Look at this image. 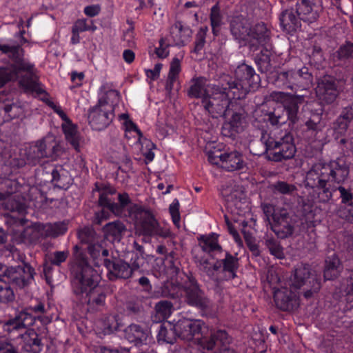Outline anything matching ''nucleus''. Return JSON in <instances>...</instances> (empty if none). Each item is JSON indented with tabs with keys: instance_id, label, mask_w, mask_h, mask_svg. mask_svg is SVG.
<instances>
[{
	"instance_id": "48",
	"label": "nucleus",
	"mask_w": 353,
	"mask_h": 353,
	"mask_svg": "<svg viewBox=\"0 0 353 353\" xmlns=\"http://www.w3.org/2000/svg\"><path fill=\"white\" fill-rule=\"evenodd\" d=\"M26 157L28 163L34 165L39 163L40 160L44 158L42 149L40 148L38 141L34 145L30 146L26 153Z\"/></svg>"
},
{
	"instance_id": "25",
	"label": "nucleus",
	"mask_w": 353,
	"mask_h": 353,
	"mask_svg": "<svg viewBox=\"0 0 353 353\" xmlns=\"http://www.w3.org/2000/svg\"><path fill=\"white\" fill-rule=\"evenodd\" d=\"M220 167L228 172L239 170L244 168L242 154L237 151L220 153Z\"/></svg>"
},
{
	"instance_id": "58",
	"label": "nucleus",
	"mask_w": 353,
	"mask_h": 353,
	"mask_svg": "<svg viewBox=\"0 0 353 353\" xmlns=\"http://www.w3.org/2000/svg\"><path fill=\"white\" fill-rule=\"evenodd\" d=\"M101 330L105 334H110L117 330L118 323L113 316L105 317L101 321Z\"/></svg>"
},
{
	"instance_id": "34",
	"label": "nucleus",
	"mask_w": 353,
	"mask_h": 353,
	"mask_svg": "<svg viewBox=\"0 0 353 353\" xmlns=\"http://www.w3.org/2000/svg\"><path fill=\"white\" fill-rule=\"evenodd\" d=\"M216 343H219L220 345L222 344H230L231 339L225 330H219L212 333L210 338L203 339L201 344L203 349L212 350L215 347Z\"/></svg>"
},
{
	"instance_id": "45",
	"label": "nucleus",
	"mask_w": 353,
	"mask_h": 353,
	"mask_svg": "<svg viewBox=\"0 0 353 353\" xmlns=\"http://www.w3.org/2000/svg\"><path fill=\"white\" fill-rule=\"evenodd\" d=\"M283 110L280 106L274 108L272 111L265 114V120L273 126L285 124L286 123V118L285 114H283Z\"/></svg>"
},
{
	"instance_id": "47",
	"label": "nucleus",
	"mask_w": 353,
	"mask_h": 353,
	"mask_svg": "<svg viewBox=\"0 0 353 353\" xmlns=\"http://www.w3.org/2000/svg\"><path fill=\"white\" fill-rule=\"evenodd\" d=\"M155 310L159 320L164 321L170 316L173 311V305L168 301H161L156 304Z\"/></svg>"
},
{
	"instance_id": "44",
	"label": "nucleus",
	"mask_w": 353,
	"mask_h": 353,
	"mask_svg": "<svg viewBox=\"0 0 353 353\" xmlns=\"http://www.w3.org/2000/svg\"><path fill=\"white\" fill-rule=\"evenodd\" d=\"M181 71V63L178 58H174L170 63L168 77L166 81L165 88L167 90H172L174 83L176 81Z\"/></svg>"
},
{
	"instance_id": "33",
	"label": "nucleus",
	"mask_w": 353,
	"mask_h": 353,
	"mask_svg": "<svg viewBox=\"0 0 353 353\" xmlns=\"http://www.w3.org/2000/svg\"><path fill=\"white\" fill-rule=\"evenodd\" d=\"M219 235L211 233L208 235H203L198 239L199 245L202 250L210 255L221 253L223 251L222 247L219 243Z\"/></svg>"
},
{
	"instance_id": "57",
	"label": "nucleus",
	"mask_w": 353,
	"mask_h": 353,
	"mask_svg": "<svg viewBox=\"0 0 353 353\" xmlns=\"http://www.w3.org/2000/svg\"><path fill=\"white\" fill-rule=\"evenodd\" d=\"M337 57L341 60L353 59V42L345 41L336 51Z\"/></svg>"
},
{
	"instance_id": "64",
	"label": "nucleus",
	"mask_w": 353,
	"mask_h": 353,
	"mask_svg": "<svg viewBox=\"0 0 353 353\" xmlns=\"http://www.w3.org/2000/svg\"><path fill=\"white\" fill-rule=\"evenodd\" d=\"M179 207V202L176 199L173 200L169 207V212L171 215L172 222L176 227H179L181 220Z\"/></svg>"
},
{
	"instance_id": "30",
	"label": "nucleus",
	"mask_w": 353,
	"mask_h": 353,
	"mask_svg": "<svg viewBox=\"0 0 353 353\" xmlns=\"http://www.w3.org/2000/svg\"><path fill=\"white\" fill-rule=\"evenodd\" d=\"M212 84H206V79L204 77L193 78L191 80V85L188 90V95L192 98L201 99L207 97L210 94V87Z\"/></svg>"
},
{
	"instance_id": "11",
	"label": "nucleus",
	"mask_w": 353,
	"mask_h": 353,
	"mask_svg": "<svg viewBox=\"0 0 353 353\" xmlns=\"http://www.w3.org/2000/svg\"><path fill=\"white\" fill-rule=\"evenodd\" d=\"M114 108L107 102L99 101L89 111L88 121L92 128L100 131L106 128L114 118Z\"/></svg>"
},
{
	"instance_id": "15",
	"label": "nucleus",
	"mask_w": 353,
	"mask_h": 353,
	"mask_svg": "<svg viewBox=\"0 0 353 353\" xmlns=\"http://www.w3.org/2000/svg\"><path fill=\"white\" fill-rule=\"evenodd\" d=\"M103 265L108 270V279L112 281L117 279H128L133 272L130 265L121 259L113 258L112 260L104 259Z\"/></svg>"
},
{
	"instance_id": "54",
	"label": "nucleus",
	"mask_w": 353,
	"mask_h": 353,
	"mask_svg": "<svg viewBox=\"0 0 353 353\" xmlns=\"http://www.w3.org/2000/svg\"><path fill=\"white\" fill-rule=\"evenodd\" d=\"M196 263L197 266L201 271L205 273L210 279H214L215 272H218L217 268H215V263L214 265H211L209 260L205 258L200 259Z\"/></svg>"
},
{
	"instance_id": "43",
	"label": "nucleus",
	"mask_w": 353,
	"mask_h": 353,
	"mask_svg": "<svg viewBox=\"0 0 353 353\" xmlns=\"http://www.w3.org/2000/svg\"><path fill=\"white\" fill-rule=\"evenodd\" d=\"M255 63L261 72L266 73L269 72L272 68L270 53L267 50H262L260 54L256 56Z\"/></svg>"
},
{
	"instance_id": "14",
	"label": "nucleus",
	"mask_w": 353,
	"mask_h": 353,
	"mask_svg": "<svg viewBox=\"0 0 353 353\" xmlns=\"http://www.w3.org/2000/svg\"><path fill=\"white\" fill-rule=\"evenodd\" d=\"M271 228L275 234L281 239L291 236L294 232V222L285 209L279 210L273 214Z\"/></svg>"
},
{
	"instance_id": "20",
	"label": "nucleus",
	"mask_w": 353,
	"mask_h": 353,
	"mask_svg": "<svg viewBox=\"0 0 353 353\" xmlns=\"http://www.w3.org/2000/svg\"><path fill=\"white\" fill-rule=\"evenodd\" d=\"M202 325V321L200 320L183 319L178 321L174 328L179 337L183 340L191 341L196 334L200 333Z\"/></svg>"
},
{
	"instance_id": "10",
	"label": "nucleus",
	"mask_w": 353,
	"mask_h": 353,
	"mask_svg": "<svg viewBox=\"0 0 353 353\" xmlns=\"http://www.w3.org/2000/svg\"><path fill=\"white\" fill-rule=\"evenodd\" d=\"M273 299L275 306L283 312H292L300 305L299 292L290 283L279 287H273Z\"/></svg>"
},
{
	"instance_id": "49",
	"label": "nucleus",
	"mask_w": 353,
	"mask_h": 353,
	"mask_svg": "<svg viewBox=\"0 0 353 353\" xmlns=\"http://www.w3.org/2000/svg\"><path fill=\"white\" fill-rule=\"evenodd\" d=\"M125 137L126 139H130L129 134H134V141L132 144L141 142L143 134L141 131L138 128L137 125L131 120H128L124 122Z\"/></svg>"
},
{
	"instance_id": "36",
	"label": "nucleus",
	"mask_w": 353,
	"mask_h": 353,
	"mask_svg": "<svg viewBox=\"0 0 353 353\" xmlns=\"http://www.w3.org/2000/svg\"><path fill=\"white\" fill-rule=\"evenodd\" d=\"M125 227L120 221L109 222L103 227V232L105 240L116 241L120 240L122 233L125 231Z\"/></svg>"
},
{
	"instance_id": "1",
	"label": "nucleus",
	"mask_w": 353,
	"mask_h": 353,
	"mask_svg": "<svg viewBox=\"0 0 353 353\" xmlns=\"http://www.w3.org/2000/svg\"><path fill=\"white\" fill-rule=\"evenodd\" d=\"M99 203L117 216L128 217L134 225L135 234L139 236L166 239L172 235L170 228L161 226L150 209L132 203L126 192L118 194V203L112 201L108 194L103 192L99 196Z\"/></svg>"
},
{
	"instance_id": "13",
	"label": "nucleus",
	"mask_w": 353,
	"mask_h": 353,
	"mask_svg": "<svg viewBox=\"0 0 353 353\" xmlns=\"http://www.w3.org/2000/svg\"><path fill=\"white\" fill-rule=\"evenodd\" d=\"M227 119L224 122L221 133L228 137H234L242 132L247 126L246 116L243 109L239 108L237 110L230 108V114H224Z\"/></svg>"
},
{
	"instance_id": "2",
	"label": "nucleus",
	"mask_w": 353,
	"mask_h": 353,
	"mask_svg": "<svg viewBox=\"0 0 353 353\" xmlns=\"http://www.w3.org/2000/svg\"><path fill=\"white\" fill-rule=\"evenodd\" d=\"M0 52L8 54L14 61V63L0 67V88L8 82L17 80L20 73L23 72L26 74L21 76L19 85L26 92L38 96L47 94L39 81L35 65L24 59V50L21 45L0 44Z\"/></svg>"
},
{
	"instance_id": "56",
	"label": "nucleus",
	"mask_w": 353,
	"mask_h": 353,
	"mask_svg": "<svg viewBox=\"0 0 353 353\" xmlns=\"http://www.w3.org/2000/svg\"><path fill=\"white\" fill-rule=\"evenodd\" d=\"M22 241L24 242L34 243L40 238V234L35 227H28L21 233Z\"/></svg>"
},
{
	"instance_id": "19",
	"label": "nucleus",
	"mask_w": 353,
	"mask_h": 353,
	"mask_svg": "<svg viewBox=\"0 0 353 353\" xmlns=\"http://www.w3.org/2000/svg\"><path fill=\"white\" fill-rule=\"evenodd\" d=\"M315 90L319 99L327 104L334 102L339 94L336 84L331 77L321 79Z\"/></svg>"
},
{
	"instance_id": "31",
	"label": "nucleus",
	"mask_w": 353,
	"mask_h": 353,
	"mask_svg": "<svg viewBox=\"0 0 353 353\" xmlns=\"http://www.w3.org/2000/svg\"><path fill=\"white\" fill-rule=\"evenodd\" d=\"M280 25L283 30L291 33L301 27V19L294 12L293 9H285L279 16Z\"/></svg>"
},
{
	"instance_id": "12",
	"label": "nucleus",
	"mask_w": 353,
	"mask_h": 353,
	"mask_svg": "<svg viewBox=\"0 0 353 353\" xmlns=\"http://www.w3.org/2000/svg\"><path fill=\"white\" fill-rule=\"evenodd\" d=\"M4 272L8 282L19 288H24L30 285L36 274L34 268L28 263L9 267Z\"/></svg>"
},
{
	"instance_id": "9",
	"label": "nucleus",
	"mask_w": 353,
	"mask_h": 353,
	"mask_svg": "<svg viewBox=\"0 0 353 353\" xmlns=\"http://www.w3.org/2000/svg\"><path fill=\"white\" fill-rule=\"evenodd\" d=\"M313 77L308 68L298 70H290L279 73L275 83L276 86L291 90H307L312 85Z\"/></svg>"
},
{
	"instance_id": "41",
	"label": "nucleus",
	"mask_w": 353,
	"mask_h": 353,
	"mask_svg": "<svg viewBox=\"0 0 353 353\" xmlns=\"http://www.w3.org/2000/svg\"><path fill=\"white\" fill-rule=\"evenodd\" d=\"M210 20L213 34L214 36L219 35L221 28L223 25V16L218 3L211 8Z\"/></svg>"
},
{
	"instance_id": "55",
	"label": "nucleus",
	"mask_w": 353,
	"mask_h": 353,
	"mask_svg": "<svg viewBox=\"0 0 353 353\" xmlns=\"http://www.w3.org/2000/svg\"><path fill=\"white\" fill-rule=\"evenodd\" d=\"M271 188L274 193L282 194H291L296 190L294 185L281 181L275 182L271 185Z\"/></svg>"
},
{
	"instance_id": "42",
	"label": "nucleus",
	"mask_w": 353,
	"mask_h": 353,
	"mask_svg": "<svg viewBox=\"0 0 353 353\" xmlns=\"http://www.w3.org/2000/svg\"><path fill=\"white\" fill-rule=\"evenodd\" d=\"M280 107L284 109L283 114L285 115L286 122L289 121L290 126L294 125L299 120V105H296L295 102L287 99L284 101L283 105Z\"/></svg>"
},
{
	"instance_id": "26",
	"label": "nucleus",
	"mask_w": 353,
	"mask_h": 353,
	"mask_svg": "<svg viewBox=\"0 0 353 353\" xmlns=\"http://www.w3.org/2000/svg\"><path fill=\"white\" fill-rule=\"evenodd\" d=\"M83 299L87 303L89 310H101L105 305L106 294L101 286L97 285Z\"/></svg>"
},
{
	"instance_id": "63",
	"label": "nucleus",
	"mask_w": 353,
	"mask_h": 353,
	"mask_svg": "<svg viewBox=\"0 0 353 353\" xmlns=\"http://www.w3.org/2000/svg\"><path fill=\"white\" fill-rule=\"evenodd\" d=\"M207 30V28H205V29L201 28L197 32L194 41V48L192 51V52L199 54L204 48L205 43Z\"/></svg>"
},
{
	"instance_id": "61",
	"label": "nucleus",
	"mask_w": 353,
	"mask_h": 353,
	"mask_svg": "<svg viewBox=\"0 0 353 353\" xmlns=\"http://www.w3.org/2000/svg\"><path fill=\"white\" fill-rule=\"evenodd\" d=\"M70 255V252L66 250L55 251L52 253L50 262L52 265L55 266H61V265L65 262Z\"/></svg>"
},
{
	"instance_id": "28",
	"label": "nucleus",
	"mask_w": 353,
	"mask_h": 353,
	"mask_svg": "<svg viewBox=\"0 0 353 353\" xmlns=\"http://www.w3.org/2000/svg\"><path fill=\"white\" fill-rule=\"evenodd\" d=\"M262 141L264 142L265 148H272V145L276 143H285L286 141L294 142V136L289 130H283L276 129L271 132L270 134H263L261 137Z\"/></svg>"
},
{
	"instance_id": "53",
	"label": "nucleus",
	"mask_w": 353,
	"mask_h": 353,
	"mask_svg": "<svg viewBox=\"0 0 353 353\" xmlns=\"http://www.w3.org/2000/svg\"><path fill=\"white\" fill-rule=\"evenodd\" d=\"M72 30L79 33L85 31L94 32L97 30V26L94 24L92 20L79 19L74 23Z\"/></svg>"
},
{
	"instance_id": "38",
	"label": "nucleus",
	"mask_w": 353,
	"mask_h": 353,
	"mask_svg": "<svg viewBox=\"0 0 353 353\" xmlns=\"http://www.w3.org/2000/svg\"><path fill=\"white\" fill-rule=\"evenodd\" d=\"M61 126L66 141L77 152H79V134L77 127L71 121L68 123H63Z\"/></svg>"
},
{
	"instance_id": "62",
	"label": "nucleus",
	"mask_w": 353,
	"mask_h": 353,
	"mask_svg": "<svg viewBox=\"0 0 353 353\" xmlns=\"http://www.w3.org/2000/svg\"><path fill=\"white\" fill-rule=\"evenodd\" d=\"M173 46L170 44V41L168 38H162L159 41V46L155 48L154 52L159 58H165L169 54L168 47Z\"/></svg>"
},
{
	"instance_id": "27",
	"label": "nucleus",
	"mask_w": 353,
	"mask_h": 353,
	"mask_svg": "<svg viewBox=\"0 0 353 353\" xmlns=\"http://www.w3.org/2000/svg\"><path fill=\"white\" fill-rule=\"evenodd\" d=\"M38 141L44 158L56 159L62 154V148L54 136H46Z\"/></svg>"
},
{
	"instance_id": "29",
	"label": "nucleus",
	"mask_w": 353,
	"mask_h": 353,
	"mask_svg": "<svg viewBox=\"0 0 353 353\" xmlns=\"http://www.w3.org/2000/svg\"><path fill=\"white\" fill-rule=\"evenodd\" d=\"M270 41V32L264 23H259L253 27L249 26V40L260 46H267Z\"/></svg>"
},
{
	"instance_id": "4",
	"label": "nucleus",
	"mask_w": 353,
	"mask_h": 353,
	"mask_svg": "<svg viewBox=\"0 0 353 353\" xmlns=\"http://www.w3.org/2000/svg\"><path fill=\"white\" fill-rule=\"evenodd\" d=\"M223 85H228L237 99H244L251 89H256L260 84V77L254 69L246 64L239 65L235 70V76H223Z\"/></svg>"
},
{
	"instance_id": "46",
	"label": "nucleus",
	"mask_w": 353,
	"mask_h": 353,
	"mask_svg": "<svg viewBox=\"0 0 353 353\" xmlns=\"http://www.w3.org/2000/svg\"><path fill=\"white\" fill-rule=\"evenodd\" d=\"M26 345L30 347L34 346L40 347L42 346L41 340L39 338L37 333L33 329H26L24 333L19 334Z\"/></svg>"
},
{
	"instance_id": "32",
	"label": "nucleus",
	"mask_w": 353,
	"mask_h": 353,
	"mask_svg": "<svg viewBox=\"0 0 353 353\" xmlns=\"http://www.w3.org/2000/svg\"><path fill=\"white\" fill-rule=\"evenodd\" d=\"M230 32L239 41L248 42L249 40V24L243 19L234 18L230 22Z\"/></svg>"
},
{
	"instance_id": "5",
	"label": "nucleus",
	"mask_w": 353,
	"mask_h": 353,
	"mask_svg": "<svg viewBox=\"0 0 353 353\" xmlns=\"http://www.w3.org/2000/svg\"><path fill=\"white\" fill-rule=\"evenodd\" d=\"M228 87L223 85L221 78L218 84L210 87V94L203 99V107L213 117L223 116L225 113L230 114L232 100H238Z\"/></svg>"
},
{
	"instance_id": "50",
	"label": "nucleus",
	"mask_w": 353,
	"mask_h": 353,
	"mask_svg": "<svg viewBox=\"0 0 353 353\" xmlns=\"http://www.w3.org/2000/svg\"><path fill=\"white\" fill-rule=\"evenodd\" d=\"M68 230L67 224L63 222H57L48 224L46 226V234L51 237H57L64 234Z\"/></svg>"
},
{
	"instance_id": "23",
	"label": "nucleus",
	"mask_w": 353,
	"mask_h": 353,
	"mask_svg": "<svg viewBox=\"0 0 353 353\" xmlns=\"http://www.w3.org/2000/svg\"><path fill=\"white\" fill-rule=\"evenodd\" d=\"M41 321L43 323H48L50 321L48 318L42 316H33L27 309L21 311L19 314L12 320H10L7 325L10 327V331L19 330L21 329H29L36 320Z\"/></svg>"
},
{
	"instance_id": "22",
	"label": "nucleus",
	"mask_w": 353,
	"mask_h": 353,
	"mask_svg": "<svg viewBox=\"0 0 353 353\" xmlns=\"http://www.w3.org/2000/svg\"><path fill=\"white\" fill-rule=\"evenodd\" d=\"M320 0H300L296 4V12L299 19L307 23L315 22L319 17L317 4Z\"/></svg>"
},
{
	"instance_id": "18",
	"label": "nucleus",
	"mask_w": 353,
	"mask_h": 353,
	"mask_svg": "<svg viewBox=\"0 0 353 353\" xmlns=\"http://www.w3.org/2000/svg\"><path fill=\"white\" fill-rule=\"evenodd\" d=\"M328 177L332 181L341 183L345 181L350 173V166L345 157H341L329 163H324Z\"/></svg>"
},
{
	"instance_id": "16",
	"label": "nucleus",
	"mask_w": 353,
	"mask_h": 353,
	"mask_svg": "<svg viewBox=\"0 0 353 353\" xmlns=\"http://www.w3.org/2000/svg\"><path fill=\"white\" fill-rule=\"evenodd\" d=\"M272 148H265L267 158L272 161L281 162L292 159L295 156L296 148L294 142L276 143L272 145Z\"/></svg>"
},
{
	"instance_id": "7",
	"label": "nucleus",
	"mask_w": 353,
	"mask_h": 353,
	"mask_svg": "<svg viewBox=\"0 0 353 353\" xmlns=\"http://www.w3.org/2000/svg\"><path fill=\"white\" fill-rule=\"evenodd\" d=\"M290 283L296 290L302 289L303 296L306 299L312 297L321 287V279L307 264H300L296 266L294 274L291 276Z\"/></svg>"
},
{
	"instance_id": "51",
	"label": "nucleus",
	"mask_w": 353,
	"mask_h": 353,
	"mask_svg": "<svg viewBox=\"0 0 353 353\" xmlns=\"http://www.w3.org/2000/svg\"><path fill=\"white\" fill-rule=\"evenodd\" d=\"M14 299V292L8 282V280L0 281V303L11 302Z\"/></svg>"
},
{
	"instance_id": "59",
	"label": "nucleus",
	"mask_w": 353,
	"mask_h": 353,
	"mask_svg": "<svg viewBox=\"0 0 353 353\" xmlns=\"http://www.w3.org/2000/svg\"><path fill=\"white\" fill-rule=\"evenodd\" d=\"M263 281L265 282L267 284L270 285V288L273 289V287H277L276 285H279L281 282L280 277L276 272V270L270 268H268L265 276L263 277Z\"/></svg>"
},
{
	"instance_id": "52",
	"label": "nucleus",
	"mask_w": 353,
	"mask_h": 353,
	"mask_svg": "<svg viewBox=\"0 0 353 353\" xmlns=\"http://www.w3.org/2000/svg\"><path fill=\"white\" fill-rule=\"evenodd\" d=\"M139 143L141 145V152L145 157V163H149L152 162L155 156L153 150L156 148V145L147 139H143Z\"/></svg>"
},
{
	"instance_id": "17",
	"label": "nucleus",
	"mask_w": 353,
	"mask_h": 353,
	"mask_svg": "<svg viewBox=\"0 0 353 353\" xmlns=\"http://www.w3.org/2000/svg\"><path fill=\"white\" fill-rule=\"evenodd\" d=\"M215 268L223 274L221 280L234 279L237 276L236 273L239 268V259L227 251L224 258L215 262Z\"/></svg>"
},
{
	"instance_id": "8",
	"label": "nucleus",
	"mask_w": 353,
	"mask_h": 353,
	"mask_svg": "<svg viewBox=\"0 0 353 353\" xmlns=\"http://www.w3.org/2000/svg\"><path fill=\"white\" fill-rule=\"evenodd\" d=\"M77 237L81 244L87 245L88 252L94 261L109 255L107 241L98 234L92 226L79 229Z\"/></svg>"
},
{
	"instance_id": "39",
	"label": "nucleus",
	"mask_w": 353,
	"mask_h": 353,
	"mask_svg": "<svg viewBox=\"0 0 353 353\" xmlns=\"http://www.w3.org/2000/svg\"><path fill=\"white\" fill-rule=\"evenodd\" d=\"M125 336L131 343L141 344L147 340L146 331L140 325L131 324L125 330Z\"/></svg>"
},
{
	"instance_id": "6",
	"label": "nucleus",
	"mask_w": 353,
	"mask_h": 353,
	"mask_svg": "<svg viewBox=\"0 0 353 353\" xmlns=\"http://www.w3.org/2000/svg\"><path fill=\"white\" fill-rule=\"evenodd\" d=\"M324 163L314 164L307 172L305 185L314 190L316 194V199L320 203H327L332 197L334 192L336 191L335 186L330 184V177Z\"/></svg>"
},
{
	"instance_id": "40",
	"label": "nucleus",
	"mask_w": 353,
	"mask_h": 353,
	"mask_svg": "<svg viewBox=\"0 0 353 353\" xmlns=\"http://www.w3.org/2000/svg\"><path fill=\"white\" fill-rule=\"evenodd\" d=\"M6 210L10 212H16L19 214H23L26 212V205L24 199L19 196H11L3 203Z\"/></svg>"
},
{
	"instance_id": "60",
	"label": "nucleus",
	"mask_w": 353,
	"mask_h": 353,
	"mask_svg": "<svg viewBox=\"0 0 353 353\" xmlns=\"http://www.w3.org/2000/svg\"><path fill=\"white\" fill-rule=\"evenodd\" d=\"M266 246L270 254L277 259H283L284 257L283 248L275 239H268L266 240Z\"/></svg>"
},
{
	"instance_id": "37",
	"label": "nucleus",
	"mask_w": 353,
	"mask_h": 353,
	"mask_svg": "<svg viewBox=\"0 0 353 353\" xmlns=\"http://www.w3.org/2000/svg\"><path fill=\"white\" fill-rule=\"evenodd\" d=\"M52 182L60 189H68L71 183L69 173L61 165H56L52 170Z\"/></svg>"
},
{
	"instance_id": "24",
	"label": "nucleus",
	"mask_w": 353,
	"mask_h": 353,
	"mask_svg": "<svg viewBox=\"0 0 353 353\" xmlns=\"http://www.w3.org/2000/svg\"><path fill=\"white\" fill-rule=\"evenodd\" d=\"M192 30L188 26H185L181 21H176L170 29V34L166 38L170 41L172 46H183L189 40Z\"/></svg>"
},
{
	"instance_id": "21",
	"label": "nucleus",
	"mask_w": 353,
	"mask_h": 353,
	"mask_svg": "<svg viewBox=\"0 0 353 353\" xmlns=\"http://www.w3.org/2000/svg\"><path fill=\"white\" fill-rule=\"evenodd\" d=\"M185 298L187 303L191 306L205 309L208 306V299L204 292L200 290L198 283L190 280L184 288Z\"/></svg>"
},
{
	"instance_id": "35",
	"label": "nucleus",
	"mask_w": 353,
	"mask_h": 353,
	"mask_svg": "<svg viewBox=\"0 0 353 353\" xmlns=\"http://www.w3.org/2000/svg\"><path fill=\"white\" fill-rule=\"evenodd\" d=\"M343 270L342 264L338 256L334 254L325 259L324 278L325 280L336 279Z\"/></svg>"
},
{
	"instance_id": "3",
	"label": "nucleus",
	"mask_w": 353,
	"mask_h": 353,
	"mask_svg": "<svg viewBox=\"0 0 353 353\" xmlns=\"http://www.w3.org/2000/svg\"><path fill=\"white\" fill-rule=\"evenodd\" d=\"M78 245L74 246L75 268L73 278L71 281L73 293L80 299H83L98 285L99 274L88 262L86 254L79 251Z\"/></svg>"
}]
</instances>
